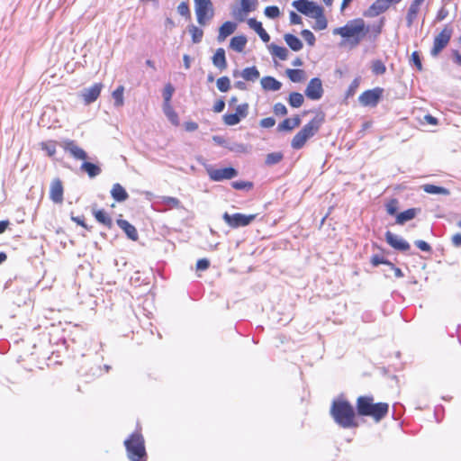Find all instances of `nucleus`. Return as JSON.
Segmentation results:
<instances>
[{
  "label": "nucleus",
  "mask_w": 461,
  "mask_h": 461,
  "mask_svg": "<svg viewBox=\"0 0 461 461\" xmlns=\"http://www.w3.org/2000/svg\"><path fill=\"white\" fill-rule=\"evenodd\" d=\"M50 198L55 203H61L63 202V185L59 178H56L51 182Z\"/></svg>",
  "instance_id": "2eb2a0df"
},
{
  "label": "nucleus",
  "mask_w": 461,
  "mask_h": 461,
  "mask_svg": "<svg viewBox=\"0 0 461 461\" xmlns=\"http://www.w3.org/2000/svg\"><path fill=\"white\" fill-rule=\"evenodd\" d=\"M264 14L267 17L270 19H275L280 15V10L276 5H270L265 8Z\"/></svg>",
  "instance_id": "de8ad7c7"
},
{
  "label": "nucleus",
  "mask_w": 461,
  "mask_h": 461,
  "mask_svg": "<svg viewBox=\"0 0 461 461\" xmlns=\"http://www.w3.org/2000/svg\"><path fill=\"white\" fill-rule=\"evenodd\" d=\"M177 13L181 16H184L185 18H189L191 14H190V9H189L188 4L185 3V2H182L181 4H179L178 6H177Z\"/></svg>",
  "instance_id": "3c124183"
},
{
  "label": "nucleus",
  "mask_w": 461,
  "mask_h": 461,
  "mask_svg": "<svg viewBox=\"0 0 461 461\" xmlns=\"http://www.w3.org/2000/svg\"><path fill=\"white\" fill-rule=\"evenodd\" d=\"M422 190L427 194H443V195H449L450 191L447 188L438 186L431 184H426L421 186Z\"/></svg>",
  "instance_id": "c756f323"
},
{
  "label": "nucleus",
  "mask_w": 461,
  "mask_h": 461,
  "mask_svg": "<svg viewBox=\"0 0 461 461\" xmlns=\"http://www.w3.org/2000/svg\"><path fill=\"white\" fill-rule=\"evenodd\" d=\"M158 206H161V211H167L170 209H178L181 208V202L179 199L172 196H158V201L156 202Z\"/></svg>",
  "instance_id": "dca6fc26"
},
{
  "label": "nucleus",
  "mask_w": 461,
  "mask_h": 461,
  "mask_svg": "<svg viewBox=\"0 0 461 461\" xmlns=\"http://www.w3.org/2000/svg\"><path fill=\"white\" fill-rule=\"evenodd\" d=\"M127 456L131 461H146L144 438L140 432L132 433L124 441Z\"/></svg>",
  "instance_id": "20e7f679"
},
{
  "label": "nucleus",
  "mask_w": 461,
  "mask_h": 461,
  "mask_svg": "<svg viewBox=\"0 0 461 461\" xmlns=\"http://www.w3.org/2000/svg\"><path fill=\"white\" fill-rule=\"evenodd\" d=\"M257 5L258 0H240V6L242 7L243 13L254 11Z\"/></svg>",
  "instance_id": "49530a36"
},
{
  "label": "nucleus",
  "mask_w": 461,
  "mask_h": 461,
  "mask_svg": "<svg viewBox=\"0 0 461 461\" xmlns=\"http://www.w3.org/2000/svg\"><path fill=\"white\" fill-rule=\"evenodd\" d=\"M237 29V24L233 22H225L219 28L217 40L219 42L223 41L228 36L231 35Z\"/></svg>",
  "instance_id": "6ab92c4d"
},
{
  "label": "nucleus",
  "mask_w": 461,
  "mask_h": 461,
  "mask_svg": "<svg viewBox=\"0 0 461 461\" xmlns=\"http://www.w3.org/2000/svg\"><path fill=\"white\" fill-rule=\"evenodd\" d=\"M205 169L210 179L215 182L232 179L238 176V171L231 167L214 168L212 166L207 165Z\"/></svg>",
  "instance_id": "6e6552de"
},
{
  "label": "nucleus",
  "mask_w": 461,
  "mask_h": 461,
  "mask_svg": "<svg viewBox=\"0 0 461 461\" xmlns=\"http://www.w3.org/2000/svg\"><path fill=\"white\" fill-rule=\"evenodd\" d=\"M117 225L125 232V234L130 240L133 241H136L138 240L139 235L136 228L128 221L118 219Z\"/></svg>",
  "instance_id": "a211bd4d"
},
{
  "label": "nucleus",
  "mask_w": 461,
  "mask_h": 461,
  "mask_svg": "<svg viewBox=\"0 0 461 461\" xmlns=\"http://www.w3.org/2000/svg\"><path fill=\"white\" fill-rule=\"evenodd\" d=\"M241 119L236 113H226L223 115V122L226 125L234 126L238 124Z\"/></svg>",
  "instance_id": "c03bdc74"
},
{
  "label": "nucleus",
  "mask_w": 461,
  "mask_h": 461,
  "mask_svg": "<svg viewBox=\"0 0 461 461\" xmlns=\"http://www.w3.org/2000/svg\"><path fill=\"white\" fill-rule=\"evenodd\" d=\"M274 113L276 115L284 116L287 113V109L282 103H276L274 105Z\"/></svg>",
  "instance_id": "13d9d810"
},
{
  "label": "nucleus",
  "mask_w": 461,
  "mask_h": 461,
  "mask_svg": "<svg viewBox=\"0 0 461 461\" xmlns=\"http://www.w3.org/2000/svg\"><path fill=\"white\" fill-rule=\"evenodd\" d=\"M411 60L413 64L417 67L418 70H422V64L420 60V57L417 51L412 52L411 54Z\"/></svg>",
  "instance_id": "680f3d73"
},
{
  "label": "nucleus",
  "mask_w": 461,
  "mask_h": 461,
  "mask_svg": "<svg viewBox=\"0 0 461 461\" xmlns=\"http://www.w3.org/2000/svg\"><path fill=\"white\" fill-rule=\"evenodd\" d=\"M59 145L76 159L85 160L87 158L86 152L78 147L75 140L66 139L61 140Z\"/></svg>",
  "instance_id": "9b49d317"
},
{
  "label": "nucleus",
  "mask_w": 461,
  "mask_h": 461,
  "mask_svg": "<svg viewBox=\"0 0 461 461\" xmlns=\"http://www.w3.org/2000/svg\"><path fill=\"white\" fill-rule=\"evenodd\" d=\"M292 120L290 118H287L285 120H284L281 123L278 124L277 126V130L279 131H292L294 128L293 126V123H292Z\"/></svg>",
  "instance_id": "603ef678"
},
{
  "label": "nucleus",
  "mask_w": 461,
  "mask_h": 461,
  "mask_svg": "<svg viewBox=\"0 0 461 461\" xmlns=\"http://www.w3.org/2000/svg\"><path fill=\"white\" fill-rule=\"evenodd\" d=\"M225 108V102L222 99L218 100L213 105L214 113H221Z\"/></svg>",
  "instance_id": "338daca9"
},
{
  "label": "nucleus",
  "mask_w": 461,
  "mask_h": 461,
  "mask_svg": "<svg viewBox=\"0 0 461 461\" xmlns=\"http://www.w3.org/2000/svg\"><path fill=\"white\" fill-rule=\"evenodd\" d=\"M368 32L369 27H366L365 21L357 18L348 21L342 27L335 28L333 34L348 40L352 46H357Z\"/></svg>",
  "instance_id": "f03ea898"
},
{
  "label": "nucleus",
  "mask_w": 461,
  "mask_h": 461,
  "mask_svg": "<svg viewBox=\"0 0 461 461\" xmlns=\"http://www.w3.org/2000/svg\"><path fill=\"white\" fill-rule=\"evenodd\" d=\"M112 197L119 203L124 202L128 199L129 194L122 185L116 183L113 185L111 190Z\"/></svg>",
  "instance_id": "5701e85b"
},
{
  "label": "nucleus",
  "mask_w": 461,
  "mask_h": 461,
  "mask_svg": "<svg viewBox=\"0 0 461 461\" xmlns=\"http://www.w3.org/2000/svg\"><path fill=\"white\" fill-rule=\"evenodd\" d=\"M420 211V209L417 208H411L404 212H402L396 215V223L402 225L406 221H409L412 219H414L417 215V213Z\"/></svg>",
  "instance_id": "4be33fe9"
},
{
  "label": "nucleus",
  "mask_w": 461,
  "mask_h": 461,
  "mask_svg": "<svg viewBox=\"0 0 461 461\" xmlns=\"http://www.w3.org/2000/svg\"><path fill=\"white\" fill-rule=\"evenodd\" d=\"M293 6L300 13H303L306 6V1L296 0L293 2Z\"/></svg>",
  "instance_id": "69168bd1"
},
{
  "label": "nucleus",
  "mask_w": 461,
  "mask_h": 461,
  "mask_svg": "<svg viewBox=\"0 0 461 461\" xmlns=\"http://www.w3.org/2000/svg\"><path fill=\"white\" fill-rule=\"evenodd\" d=\"M360 85V77H356L348 86L347 96H352Z\"/></svg>",
  "instance_id": "6e6d98bb"
},
{
  "label": "nucleus",
  "mask_w": 461,
  "mask_h": 461,
  "mask_svg": "<svg viewBox=\"0 0 461 461\" xmlns=\"http://www.w3.org/2000/svg\"><path fill=\"white\" fill-rule=\"evenodd\" d=\"M212 64L221 70H223L227 68V60L224 49L219 48L216 50L212 57Z\"/></svg>",
  "instance_id": "b1692460"
},
{
  "label": "nucleus",
  "mask_w": 461,
  "mask_h": 461,
  "mask_svg": "<svg viewBox=\"0 0 461 461\" xmlns=\"http://www.w3.org/2000/svg\"><path fill=\"white\" fill-rule=\"evenodd\" d=\"M41 149L46 151L48 156L52 157L56 153V142L47 141L41 143Z\"/></svg>",
  "instance_id": "09e8293b"
},
{
  "label": "nucleus",
  "mask_w": 461,
  "mask_h": 461,
  "mask_svg": "<svg viewBox=\"0 0 461 461\" xmlns=\"http://www.w3.org/2000/svg\"><path fill=\"white\" fill-rule=\"evenodd\" d=\"M286 75L292 82L298 83L304 79V71L302 69H287Z\"/></svg>",
  "instance_id": "c9c22d12"
},
{
  "label": "nucleus",
  "mask_w": 461,
  "mask_h": 461,
  "mask_svg": "<svg viewBox=\"0 0 461 461\" xmlns=\"http://www.w3.org/2000/svg\"><path fill=\"white\" fill-rule=\"evenodd\" d=\"M321 120L313 118L299 131L291 141V146L294 149H302L306 141L313 137L320 130Z\"/></svg>",
  "instance_id": "39448f33"
},
{
  "label": "nucleus",
  "mask_w": 461,
  "mask_h": 461,
  "mask_svg": "<svg viewBox=\"0 0 461 461\" xmlns=\"http://www.w3.org/2000/svg\"><path fill=\"white\" fill-rule=\"evenodd\" d=\"M323 8L318 5L316 3L312 1H306L305 10L303 14L307 15L311 18H315L318 15H321L323 13Z\"/></svg>",
  "instance_id": "bb28decb"
},
{
  "label": "nucleus",
  "mask_w": 461,
  "mask_h": 461,
  "mask_svg": "<svg viewBox=\"0 0 461 461\" xmlns=\"http://www.w3.org/2000/svg\"><path fill=\"white\" fill-rule=\"evenodd\" d=\"M389 6L390 5L387 0H376L365 13V15L369 17L377 16L380 14L385 12Z\"/></svg>",
  "instance_id": "f3484780"
},
{
  "label": "nucleus",
  "mask_w": 461,
  "mask_h": 461,
  "mask_svg": "<svg viewBox=\"0 0 461 461\" xmlns=\"http://www.w3.org/2000/svg\"><path fill=\"white\" fill-rule=\"evenodd\" d=\"M284 39L286 42V44L289 46V48L294 51H299L303 49V42L302 41L296 37L294 34L286 33L284 36Z\"/></svg>",
  "instance_id": "cd10ccee"
},
{
  "label": "nucleus",
  "mask_w": 461,
  "mask_h": 461,
  "mask_svg": "<svg viewBox=\"0 0 461 461\" xmlns=\"http://www.w3.org/2000/svg\"><path fill=\"white\" fill-rule=\"evenodd\" d=\"M248 24L258 34V36L264 42H268L270 41L269 34L263 28L262 23L260 22L257 21L255 18H250L248 20Z\"/></svg>",
  "instance_id": "aec40b11"
},
{
  "label": "nucleus",
  "mask_w": 461,
  "mask_h": 461,
  "mask_svg": "<svg viewBox=\"0 0 461 461\" xmlns=\"http://www.w3.org/2000/svg\"><path fill=\"white\" fill-rule=\"evenodd\" d=\"M284 158L282 152H272L267 155L265 163L267 166H272L279 163Z\"/></svg>",
  "instance_id": "ea45409f"
},
{
  "label": "nucleus",
  "mask_w": 461,
  "mask_h": 461,
  "mask_svg": "<svg viewBox=\"0 0 461 461\" xmlns=\"http://www.w3.org/2000/svg\"><path fill=\"white\" fill-rule=\"evenodd\" d=\"M163 112L172 124L176 126L179 124L178 115L170 104H163Z\"/></svg>",
  "instance_id": "473e14b6"
},
{
  "label": "nucleus",
  "mask_w": 461,
  "mask_h": 461,
  "mask_svg": "<svg viewBox=\"0 0 461 461\" xmlns=\"http://www.w3.org/2000/svg\"><path fill=\"white\" fill-rule=\"evenodd\" d=\"M174 92L175 88L170 83L165 86L162 93L164 104H170Z\"/></svg>",
  "instance_id": "37998d69"
},
{
  "label": "nucleus",
  "mask_w": 461,
  "mask_h": 461,
  "mask_svg": "<svg viewBox=\"0 0 461 461\" xmlns=\"http://www.w3.org/2000/svg\"><path fill=\"white\" fill-rule=\"evenodd\" d=\"M209 266H210L209 260L206 258H202L197 261L196 269L203 271V270H206L209 267Z\"/></svg>",
  "instance_id": "e2e57ef3"
},
{
  "label": "nucleus",
  "mask_w": 461,
  "mask_h": 461,
  "mask_svg": "<svg viewBox=\"0 0 461 461\" xmlns=\"http://www.w3.org/2000/svg\"><path fill=\"white\" fill-rule=\"evenodd\" d=\"M248 13H243V10H242V7H238V6H235L232 8V11H231V15L238 21L240 22H243L244 19H245V15L247 14Z\"/></svg>",
  "instance_id": "864d4df0"
},
{
  "label": "nucleus",
  "mask_w": 461,
  "mask_h": 461,
  "mask_svg": "<svg viewBox=\"0 0 461 461\" xmlns=\"http://www.w3.org/2000/svg\"><path fill=\"white\" fill-rule=\"evenodd\" d=\"M123 92H124V87L122 86H119L113 92V98L114 99V106L121 107L123 104Z\"/></svg>",
  "instance_id": "58836bf2"
},
{
  "label": "nucleus",
  "mask_w": 461,
  "mask_h": 461,
  "mask_svg": "<svg viewBox=\"0 0 461 461\" xmlns=\"http://www.w3.org/2000/svg\"><path fill=\"white\" fill-rule=\"evenodd\" d=\"M217 88L221 92H227L230 88V81L228 77H221L217 79Z\"/></svg>",
  "instance_id": "a18cd8bd"
},
{
  "label": "nucleus",
  "mask_w": 461,
  "mask_h": 461,
  "mask_svg": "<svg viewBox=\"0 0 461 461\" xmlns=\"http://www.w3.org/2000/svg\"><path fill=\"white\" fill-rule=\"evenodd\" d=\"M103 85L101 83H95L90 87L84 88L81 92V96L86 104L94 103L102 91Z\"/></svg>",
  "instance_id": "4468645a"
},
{
  "label": "nucleus",
  "mask_w": 461,
  "mask_h": 461,
  "mask_svg": "<svg viewBox=\"0 0 461 461\" xmlns=\"http://www.w3.org/2000/svg\"><path fill=\"white\" fill-rule=\"evenodd\" d=\"M93 214L95 220L101 224L104 225L109 229L113 227V219L106 213L104 210L93 209Z\"/></svg>",
  "instance_id": "393cba45"
},
{
  "label": "nucleus",
  "mask_w": 461,
  "mask_h": 461,
  "mask_svg": "<svg viewBox=\"0 0 461 461\" xmlns=\"http://www.w3.org/2000/svg\"><path fill=\"white\" fill-rule=\"evenodd\" d=\"M197 22L203 26L213 16L212 3L211 0H194Z\"/></svg>",
  "instance_id": "0eeeda50"
},
{
  "label": "nucleus",
  "mask_w": 461,
  "mask_h": 461,
  "mask_svg": "<svg viewBox=\"0 0 461 461\" xmlns=\"http://www.w3.org/2000/svg\"><path fill=\"white\" fill-rule=\"evenodd\" d=\"M415 245L424 252H429L431 250L429 244L424 240H416Z\"/></svg>",
  "instance_id": "0e129e2a"
},
{
  "label": "nucleus",
  "mask_w": 461,
  "mask_h": 461,
  "mask_svg": "<svg viewBox=\"0 0 461 461\" xmlns=\"http://www.w3.org/2000/svg\"><path fill=\"white\" fill-rule=\"evenodd\" d=\"M357 413L361 416H370L375 421L384 419L389 411V405L385 402L374 403L372 396H360L357 400Z\"/></svg>",
  "instance_id": "7ed1b4c3"
},
{
  "label": "nucleus",
  "mask_w": 461,
  "mask_h": 461,
  "mask_svg": "<svg viewBox=\"0 0 461 461\" xmlns=\"http://www.w3.org/2000/svg\"><path fill=\"white\" fill-rule=\"evenodd\" d=\"M304 101L303 95L297 92H293L289 95L288 103L294 108H298L303 105Z\"/></svg>",
  "instance_id": "e433bc0d"
},
{
  "label": "nucleus",
  "mask_w": 461,
  "mask_h": 461,
  "mask_svg": "<svg viewBox=\"0 0 461 461\" xmlns=\"http://www.w3.org/2000/svg\"><path fill=\"white\" fill-rule=\"evenodd\" d=\"M231 186L236 190H247L249 191L253 188V183L250 181H233Z\"/></svg>",
  "instance_id": "79ce46f5"
},
{
  "label": "nucleus",
  "mask_w": 461,
  "mask_h": 461,
  "mask_svg": "<svg viewBox=\"0 0 461 461\" xmlns=\"http://www.w3.org/2000/svg\"><path fill=\"white\" fill-rule=\"evenodd\" d=\"M330 415L335 422L343 429L357 427L353 406L345 400L333 401L330 408Z\"/></svg>",
  "instance_id": "f257e3e1"
},
{
  "label": "nucleus",
  "mask_w": 461,
  "mask_h": 461,
  "mask_svg": "<svg viewBox=\"0 0 461 461\" xmlns=\"http://www.w3.org/2000/svg\"><path fill=\"white\" fill-rule=\"evenodd\" d=\"M322 82L319 77H313L308 83L305 95L311 100H320L323 95Z\"/></svg>",
  "instance_id": "f8f14e48"
},
{
  "label": "nucleus",
  "mask_w": 461,
  "mask_h": 461,
  "mask_svg": "<svg viewBox=\"0 0 461 461\" xmlns=\"http://www.w3.org/2000/svg\"><path fill=\"white\" fill-rule=\"evenodd\" d=\"M385 240L394 249L407 251L410 249V244L405 240L389 230L385 233Z\"/></svg>",
  "instance_id": "ddd939ff"
},
{
  "label": "nucleus",
  "mask_w": 461,
  "mask_h": 461,
  "mask_svg": "<svg viewBox=\"0 0 461 461\" xmlns=\"http://www.w3.org/2000/svg\"><path fill=\"white\" fill-rule=\"evenodd\" d=\"M256 218V214H242V213H234L230 214L228 212H224L222 215L223 221L233 229L245 227L249 225Z\"/></svg>",
  "instance_id": "1a4fd4ad"
},
{
  "label": "nucleus",
  "mask_w": 461,
  "mask_h": 461,
  "mask_svg": "<svg viewBox=\"0 0 461 461\" xmlns=\"http://www.w3.org/2000/svg\"><path fill=\"white\" fill-rule=\"evenodd\" d=\"M262 88L266 91H278L282 86V83L273 77L267 76L261 78Z\"/></svg>",
  "instance_id": "412c9836"
},
{
  "label": "nucleus",
  "mask_w": 461,
  "mask_h": 461,
  "mask_svg": "<svg viewBox=\"0 0 461 461\" xmlns=\"http://www.w3.org/2000/svg\"><path fill=\"white\" fill-rule=\"evenodd\" d=\"M371 263L374 267H377L381 264L389 265L390 261L384 259L383 257H380L379 255H374L371 258Z\"/></svg>",
  "instance_id": "bf43d9fd"
},
{
  "label": "nucleus",
  "mask_w": 461,
  "mask_h": 461,
  "mask_svg": "<svg viewBox=\"0 0 461 461\" xmlns=\"http://www.w3.org/2000/svg\"><path fill=\"white\" fill-rule=\"evenodd\" d=\"M452 244L455 247H461V233H456L451 238Z\"/></svg>",
  "instance_id": "774afa93"
},
{
  "label": "nucleus",
  "mask_w": 461,
  "mask_h": 461,
  "mask_svg": "<svg viewBox=\"0 0 461 461\" xmlns=\"http://www.w3.org/2000/svg\"><path fill=\"white\" fill-rule=\"evenodd\" d=\"M240 76L246 81L255 82L259 77L260 74L256 67H250L244 68Z\"/></svg>",
  "instance_id": "2f4dec72"
},
{
  "label": "nucleus",
  "mask_w": 461,
  "mask_h": 461,
  "mask_svg": "<svg viewBox=\"0 0 461 461\" xmlns=\"http://www.w3.org/2000/svg\"><path fill=\"white\" fill-rule=\"evenodd\" d=\"M398 210V202L395 199L391 200L386 204V211L390 215H395Z\"/></svg>",
  "instance_id": "4d7b16f0"
},
{
  "label": "nucleus",
  "mask_w": 461,
  "mask_h": 461,
  "mask_svg": "<svg viewBox=\"0 0 461 461\" xmlns=\"http://www.w3.org/2000/svg\"><path fill=\"white\" fill-rule=\"evenodd\" d=\"M259 124L263 128H271L276 124V120L273 117H267L262 119Z\"/></svg>",
  "instance_id": "052dcab7"
},
{
  "label": "nucleus",
  "mask_w": 461,
  "mask_h": 461,
  "mask_svg": "<svg viewBox=\"0 0 461 461\" xmlns=\"http://www.w3.org/2000/svg\"><path fill=\"white\" fill-rule=\"evenodd\" d=\"M302 37L305 40V41L310 45L313 46L315 44L316 38L314 34L308 29H304L301 32Z\"/></svg>",
  "instance_id": "8fccbe9b"
},
{
  "label": "nucleus",
  "mask_w": 461,
  "mask_h": 461,
  "mask_svg": "<svg viewBox=\"0 0 461 461\" xmlns=\"http://www.w3.org/2000/svg\"><path fill=\"white\" fill-rule=\"evenodd\" d=\"M371 69L375 75H383L386 71V67L380 59H376L372 62Z\"/></svg>",
  "instance_id": "a19ab883"
},
{
  "label": "nucleus",
  "mask_w": 461,
  "mask_h": 461,
  "mask_svg": "<svg viewBox=\"0 0 461 461\" xmlns=\"http://www.w3.org/2000/svg\"><path fill=\"white\" fill-rule=\"evenodd\" d=\"M454 32L450 24H446L442 31L435 36L433 46L430 50V55L436 58L447 46Z\"/></svg>",
  "instance_id": "423d86ee"
},
{
  "label": "nucleus",
  "mask_w": 461,
  "mask_h": 461,
  "mask_svg": "<svg viewBox=\"0 0 461 461\" xmlns=\"http://www.w3.org/2000/svg\"><path fill=\"white\" fill-rule=\"evenodd\" d=\"M80 168L82 171L86 172L91 178L97 176L101 173V168L99 166L87 161L83 162Z\"/></svg>",
  "instance_id": "c85d7f7f"
},
{
  "label": "nucleus",
  "mask_w": 461,
  "mask_h": 461,
  "mask_svg": "<svg viewBox=\"0 0 461 461\" xmlns=\"http://www.w3.org/2000/svg\"><path fill=\"white\" fill-rule=\"evenodd\" d=\"M384 89L381 87H375L370 90L363 92L358 101L361 105L366 107H375L383 96Z\"/></svg>",
  "instance_id": "9d476101"
},
{
  "label": "nucleus",
  "mask_w": 461,
  "mask_h": 461,
  "mask_svg": "<svg viewBox=\"0 0 461 461\" xmlns=\"http://www.w3.org/2000/svg\"><path fill=\"white\" fill-rule=\"evenodd\" d=\"M268 49H269L270 53L273 56L277 57L281 60L287 59L288 50H287L286 48L282 47V46H278V45H276L275 43H271L268 46Z\"/></svg>",
  "instance_id": "7c9ffc66"
},
{
  "label": "nucleus",
  "mask_w": 461,
  "mask_h": 461,
  "mask_svg": "<svg viewBox=\"0 0 461 461\" xmlns=\"http://www.w3.org/2000/svg\"><path fill=\"white\" fill-rule=\"evenodd\" d=\"M419 11H420L419 6H416L415 5L411 4V5L408 9V12H407V15H406L407 27L411 28L412 26L414 21L417 18V14H418Z\"/></svg>",
  "instance_id": "72a5a7b5"
},
{
  "label": "nucleus",
  "mask_w": 461,
  "mask_h": 461,
  "mask_svg": "<svg viewBox=\"0 0 461 461\" xmlns=\"http://www.w3.org/2000/svg\"><path fill=\"white\" fill-rule=\"evenodd\" d=\"M188 32L192 36V41L195 44L202 41L203 36V31L197 26L191 24L188 26Z\"/></svg>",
  "instance_id": "f704fd0d"
},
{
  "label": "nucleus",
  "mask_w": 461,
  "mask_h": 461,
  "mask_svg": "<svg viewBox=\"0 0 461 461\" xmlns=\"http://www.w3.org/2000/svg\"><path fill=\"white\" fill-rule=\"evenodd\" d=\"M315 23L312 25V29L315 31H322L327 28L328 22L324 15V12L321 14V15L316 16Z\"/></svg>",
  "instance_id": "4c0bfd02"
},
{
  "label": "nucleus",
  "mask_w": 461,
  "mask_h": 461,
  "mask_svg": "<svg viewBox=\"0 0 461 461\" xmlns=\"http://www.w3.org/2000/svg\"><path fill=\"white\" fill-rule=\"evenodd\" d=\"M248 42L247 37L244 35L234 36L230 42V48L236 52H242Z\"/></svg>",
  "instance_id": "a878e982"
},
{
  "label": "nucleus",
  "mask_w": 461,
  "mask_h": 461,
  "mask_svg": "<svg viewBox=\"0 0 461 461\" xmlns=\"http://www.w3.org/2000/svg\"><path fill=\"white\" fill-rule=\"evenodd\" d=\"M235 113L238 114V116H240V119L247 117L249 113V104L247 103H244L238 105Z\"/></svg>",
  "instance_id": "5fc2aeb1"
}]
</instances>
